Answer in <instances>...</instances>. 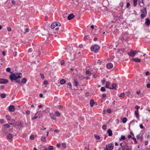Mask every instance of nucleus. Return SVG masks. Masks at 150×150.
<instances>
[{
    "label": "nucleus",
    "mask_w": 150,
    "mask_h": 150,
    "mask_svg": "<svg viewBox=\"0 0 150 150\" xmlns=\"http://www.w3.org/2000/svg\"><path fill=\"white\" fill-rule=\"evenodd\" d=\"M11 74L9 76V78L11 81L13 82L14 80L15 81L16 83H17L18 85L20 86L21 85V83L20 80H18V79L21 77L19 74H22L21 73H16V74L13 73L12 72H10Z\"/></svg>",
    "instance_id": "obj_1"
},
{
    "label": "nucleus",
    "mask_w": 150,
    "mask_h": 150,
    "mask_svg": "<svg viewBox=\"0 0 150 150\" xmlns=\"http://www.w3.org/2000/svg\"><path fill=\"white\" fill-rule=\"evenodd\" d=\"M100 48V47L98 45L95 44L93 46L91 47V51H94L95 53H97L99 50Z\"/></svg>",
    "instance_id": "obj_2"
},
{
    "label": "nucleus",
    "mask_w": 150,
    "mask_h": 150,
    "mask_svg": "<svg viewBox=\"0 0 150 150\" xmlns=\"http://www.w3.org/2000/svg\"><path fill=\"white\" fill-rule=\"evenodd\" d=\"M61 25L60 23L59 22H55L52 23L51 25V28L52 29H53L55 28L56 26H60Z\"/></svg>",
    "instance_id": "obj_3"
},
{
    "label": "nucleus",
    "mask_w": 150,
    "mask_h": 150,
    "mask_svg": "<svg viewBox=\"0 0 150 150\" xmlns=\"http://www.w3.org/2000/svg\"><path fill=\"white\" fill-rule=\"evenodd\" d=\"M137 52L136 51L132 50L130 51V52L128 53V54L129 56L133 57Z\"/></svg>",
    "instance_id": "obj_4"
},
{
    "label": "nucleus",
    "mask_w": 150,
    "mask_h": 150,
    "mask_svg": "<svg viewBox=\"0 0 150 150\" xmlns=\"http://www.w3.org/2000/svg\"><path fill=\"white\" fill-rule=\"evenodd\" d=\"M8 81L6 79H0V84H5L7 83Z\"/></svg>",
    "instance_id": "obj_5"
},
{
    "label": "nucleus",
    "mask_w": 150,
    "mask_h": 150,
    "mask_svg": "<svg viewBox=\"0 0 150 150\" xmlns=\"http://www.w3.org/2000/svg\"><path fill=\"white\" fill-rule=\"evenodd\" d=\"M9 110L10 112H13L15 110L14 106L13 105H10L9 107Z\"/></svg>",
    "instance_id": "obj_6"
},
{
    "label": "nucleus",
    "mask_w": 150,
    "mask_h": 150,
    "mask_svg": "<svg viewBox=\"0 0 150 150\" xmlns=\"http://www.w3.org/2000/svg\"><path fill=\"white\" fill-rule=\"evenodd\" d=\"M74 17V16L73 14H71L68 17L67 19L68 20H71Z\"/></svg>",
    "instance_id": "obj_7"
},
{
    "label": "nucleus",
    "mask_w": 150,
    "mask_h": 150,
    "mask_svg": "<svg viewBox=\"0 0 150 150\" xmlns=\"http://www.w3.org/2000/svg\"><path fill=\"white\" fill-rule=\"evenodd\" d=\"M50 116L51 117V118L54 120H56V117L55 115L52 113H50Z\"/></svg>",
    "instance_id": "obj_8"
},
{
    "label": "nucleus",
    "mask_w": 150,
    "mask_h": 150,
    "mask_svg": "<svg viewBox=\"0 0 150 150\" xmlns=\"http://www.w3.org/2000/svg\"><path fill=\"white\" fill-rule=\"evenodd\" d=\"M41 53L39 50L38 51V52H33V54L34 55V56H36L38 57L40 54Z\"/></svg>",
    "instance_id": "obj_9"
},
{
    "label": "nucleus",
    "mask_w": 150,
    "mask_h": 150,
    "mask_svg": "<svg viewBox=\"0 0 150 150\" xmlns=\"http://www.w3.org/2000/svg\"><path fill=\"white\" fill-rule=\"evenodd\" d=\"M145 23L147 26H148L150 25V21L149 19V18H147L146 19Z\"/></svg>",
    "instance_id": "obj_10"
},
{
    "label": "nucleus",
    "mask_w": 150,
    "mask_h": 150,
    "mask_svg": "<svg viewBox=\"0 0 150 150\" xmlns=\"http://www.w3.org/2000/svg\"><path fill=\"white\" fill-rule=\"evenodd\" d=\"M113 149L112 146H110L106 145L105 149L104 150H112Z\"/></svg>",
    "instance_id": "obj_11"
},
{
    "label": "nucleus",
    "mask_w": 150,
    "mask_h": 150,
    "mask_svg": "<svg viewBox=\"0 0 150 150\" xmlns=\"http://www.w3.org/2000/svg\"><path fill=\"white\" fill-rule=\"evenodd\" d=\"M92 70H91L90 69L87 70L86 71V74H88V76H90L92 73Z\"/></svg>",
    "instance_id": "obj_12"
},
{
    "label": "nucleus",
    "mask_w": 150,
    "mask_h": 150,
    "mask_svg": "<svg viewBox=\"0 0 150 150\" xmlns=\"http://www.w3.org/2000/svg\"><path fill=\"white\" fill-rule=\"evenodd\" d=\"M132 60L134 62H139L141 61L140 59L138 58H134L132 59Z\"/></svg>",
    "instance_id": "obj_13"
},
{
    "label": "nucleus",
    "mask_w": 150,
    "mask_h": 150,
    "mask_svg": "<svg viewBox=\"0 0 150 150\" xmlns=\"http://www.w3.org/2000/svg\"><path fill=\"white\" fill-rule=\"evenodd\" d=\"M40 111L37 112V113L35 115V116L33 117L31 119L32 120H34L36 119L38 117H39L37 115L38 114H39L40 113Z\"/></svg>",
    "instance_id": "obj_14"
},
{
    "label": "nucleus",
    "mask_w": 150,
    "mask_h": 150,
    "mask_svg": "<svg viewBox=\"0 0 150 150\" xmlns=\"http://www.w3.org/2000/svg\"><path fill=\"white\" fill-rule=\"evenodd\" d=\"M134 114L136 115V118L138 119L139 117L138 114V110H136L134 112Z\"/></svg>",
    "instance_id": "obj_15"
},
{
    "label": "nucleus",
    "mask_w": 150,
    "mask_h": 150,
    "mask_svg": "<svg viewBox=\"0 0 150 150\" xmlns=\"http://www.w3.org/2000/svg\"><path fill=\"white\" fill-rule=\"evenodd\" d=\"M13 137V135L9 133L7 135V138L9 139H12Z\"/></svg>",
    "instance_id": "obj_16"
},
{
    "label": "nucleus",
    "mask_w": 150,
    "mask_h": 150,
    "mask_svg": "<svg viewBox=\"0 0 150 150\" xmlns=\"http://www.w3.org/2000/svg\"><path fill=\"white\" fill-rule=\"evenodd\" d=\"M107 132L108 133L109 136H111L112 135V132L110 129H108L107 131Z\"/></svg>",
    "instance_id": "obj_17"
},
{
    "label": "nucleus",
    "mask_w": 150,
    "mask_h": 150,
    "mask_svg": "<svg viewBox=\"0 0 150 150\" xmlns=\"http://www.w3.org/2000/svg\"><path fill=\"white\" fill-rule=\"evenodd\" d=\"M74 84L76 86H77L78 85L79 83L76 79H74Z\"/></svg>",
    "instance_id": "obj_18"
},
{
    "label": "nucleus",
    "mask_w": 150,
    "mask_h": 150,
    "mask_svg": "<svg viewBox=\"0 0 150 150\" xmlns=\"http://www.w3.org/2000/svg\"><path fill=\"white\" fill-rule=\"evenodd\" d=\"M107 67L109 69L112 68L113 67V65L112 63L108 64L107 65Z\"/></svg>",
    "instance_id": "obj_19"
},
{
    "label": "nucleus",
    "mask_w": 150,
    "mask_h": 150,
    "mask_svg": "<svg viewBox=\"0 0 150 150\" xmlns=\"http://www.w3.org/2000/svg\"><path fill=\"white\" fill-rule=\"evenodd\" d=\"M46 137L44 136H42L41 137V140L42 141L45 142L46 141Z\"/></svg>",
    "instance_id": "obj_20"
},
{
    "label": "nucleus",
    "mask_w": 150,
    "mask_h": 150,
    "mask_svg": "<svg viewBox=\"0 0 150 150\" xmlns=\"http://www.w3.org/2000/svg\"><path fill=\"white\" fill-rule=\"evenodd\" d=\"M90 103L91 106L92 107L93 106L94 104L95 103L94 102L93 100H91L90 101Z\"/></svg>",
    "instance_id": "obj_21"
},
{
    "label": "nucleus",
    "mask_w": 150,
    "mask_h": 150,
    "mask_svg": "<svg viewBox=\"0 0 150 150\" xmlns=\"http://www.w3.org/2000/svg\"><path fill=\"white\" fill-rule=\"evenodd\" d=\"M141 12L142 14H147L146 10L145 8H144L141 11Z\"/></svg>",
    "instance_id": "obj_22"
},
{
    "label": "nucleus",
    "mask_w": 150,
    "mask_h": 150,
    "mask_svg": "<svg viewBox=\"0 0 150 150\" xmlns=\"http://www.w3.org/2000/svg\"><path fill=\"white\" fill-rule=\"evenodd\" d=\"M109 83H110V82L109 81H108L106 82V84L105 85L106 88L110 89V87H109Z\"/></svg>",
    "instance_id": "obj_23"
},
{
    "label": "nucleus",
    "mask_w": 150,
    "mask_h": 150,
    "mask_svg": "<svg viewBox=\"0 0 150 150\" xmlns=\"http://www.w3.org/2000/svg\"><path fill=\"white\" fill-rule=\"evenodd\" d=\"M134 3V6H136L137 5V0H133Z\"/></svg>",
    "instance_id": "obj_24"
},
{
    "label": "nucleus",
    "mask_w": 150,
    "mask_h": 150,
    "mask_svg": "<svg viewBox=\"0 0 150 150\" xmlns=\"http://www.w3.org/2000/svg\"><path fill=\"white\" fill-rule=\"evenodd\" d=\"M116 86V85L115 83H113L112 84V87L110 88V89H115V87Z\"/></svg>",
    "instance_id": "obj_25"
},
{
    "label": "nucleus",
    "mask_w": 150,
    "mask_h": 150,
    "mask_svg": "<svg viewBox=\"0 0 150 150\" xmlns=\"http://www.w3.org/2000/svg\"><path fill=\"white\" fill-rule=\"evenodd\" d=\"M6 96V95L5 93L1 94L0 95L1 98H4Z\"/></svg>",
    "instance_id": "obj_26"
},
{
    "label": "nucleus",
    "mask_w": 150,
    "mask_h": 150,
    "mask_svg": "<svg viewBox=\"0 0 150 150\" xmlns=\"http://www.w3.org/2000/svg\"><path fill=\"white\" fill-rule=\"evenodd\" d=\"M60 83L62 84H63L66 83V81L64 79H62L60 81Z\"/></svg>",
    "instance_id": "obj_27"
},
{
    "label": "nucleus",
    "mask_w": 150,
    "mask_h": 150,
    "mask_svg": "<svg viewBox=\"0 0 150 150\" xmlns=\"http://www.w3.org/2000/svg\"><path fill=\"white\" fill-rule=\"evenodd\" d=\"M27 81L26 79L25 78H24L21 81V82L23 83H26Z\"/></svg>",
    "instance_id": "obj_28"
},
{
    "label": "nucleus",
    "mask_w": 150,
    "mask_h": 150,
    "mask_svg": "<svg viewBox=\"0 0 150 150\" xmlns=\"http://www.w3.org/2000/svg\"><path fill=\"white\" fill-rule=\"evenodd\" d=\"M127 121V118L126 117H124L122 119V122L123 123H125Z\"/></svg>",
    "instance_id": "obj_29"
},
{
    "label": "nucleus",
    "mask_w": 150,
    "mask_h": 150,
    "mask_svg": "<svg viewBox=\"0 0 150 150\" xmlns=\"http://www.w3.org/2000/svg\"><path fill=\"white\" fill-rule=\"evenodd\" d=\"M94 137L97 139H99L100 138V136L96 134L94 135Z\"/></svg>",
    "instance_id": "obj_30"
},
{
    "label": "nucleus",
    "mask_w": 150,
    "mask_h": 150,
    "mask_svg": "<svg viewBox=\"0 0 150 150\" xmlns=\"http://www.w3.org/2000/svg\"><path fill=\"white\" fill-rule=\"evenodd\" d=\"M53 149H54V148L52 146H50V145L49 146L48 149V150H52Z\"/></svg>",
    "instance_id": "obj_31"
},
{
    "label": "nucleus",
    "mask_w": 150,
    "mask_h": 150,
    "mask_svg": "<svg viewBox=\"0 0 150 150\" xmlns=\"http://www.w3.org/2000/svg\"><path fill=\"white\" fill-rule=\"evenodd\" d=\"M55 115L58 117H59L60 116V113L58 111H56L55 112Z\"/></svg>",
    "instance_id": "obj_32"
},
{
    "label": "nucleus",
    "mask_w": 150,
    "mask_h": 150,
    "mask_svg": "<svg viewBox=\"0 0 150 150\" xmlns=\"http://www.w3.org/2000/svg\"><path fill=\"white\" fill-rule=\"evenodd\" d=\"M6 117L8 120H10L11 117L10 115H7Z\"/></svg>",
    "instance_id": "obj_33"
},
{
    "label": "nucleus",
    "mask_w": 150,
    "mask_h": 150,
    "mask_svg": "<svg viewBox=\"0 0 150 150\" xmlns=\"http://www.w3.org/2000/svg\"><path fill=\"white\" fill-rule=\"evenodd\" d=\"M67 85L68 86H69V88H71L72 87V86L71 84V83L69 82V83H68Z\"/></svg>",
    "instance_id": "obj_34"
},
{
    "label": "nucleus",
    "mask_w": 150,
    "mask_h": 150,
    "mask_svg": "<svg viewBox=\"0 0 150 150\" xmlns=\"http://www.w3.org/2000/svg\"><path fill=\"white\" fill-rule=\"evenodd\" d=\"M125 96V93H122L119 96V97H120L123 98Z\"/></svg>",
    "instance_id": "obj_35"
},
{
    "label": "nucleus",
    "mask_w": 150,
    "mask_h": 150,
    "mask_svg": "<svg viewBox=\"0 0 150 150\" xmlns=\"http://www.w3.org/2000/svg\"><path fill=\"white\" fill-rule=\"evenodd\" d=\"M146 14H141V18H144L145 16H146Z\"/></svg>",
    "instance_id": "obj_36"
},
{
    "label": "nucleus",
    "mask_w": 150,
    "mask_h": 150,
    "mask_svg": "<svg viewBox=\"0 0 150 150\" xmlns=\"http://www.w3.org/2000/svg\"><path fill=\"white\" fill-rule=\"evenodd\" d=\"M25 31L24 33V34H26L27 33H28L29 32V29L28 28H26L25 29Z\"/></svg>",
    "instance_id": "obj_37"
},
{
    "label": "nucleus",
    "mask_w": 150,
    "mask_h": 150,
    "mask_svg": "<svg viewBox=\"0 0 150 150\" xmlns=\"http://www.w3.org/2000/svg\"><path fill=\"white\" fill-rule=\"evenodd\" d=\"M100 90L102 91H105V88L104 87H102L100 88Z\"/></svg>",
    "instance_id": "obj_38"
},
{
    "label": "nucleus",
    "mask_w": 150,
    "mask_h": 150,
    "mask_svg": "<svg viewBox=\"0 0 150 150\" xmlns=\"http://www.w3.org/2000/svg\"><path fill=\"white\" fill-rule=\"evenodd\" d=\"M102 128L103 130H105L107 128V126L105 125H103Z\"/></svg>",
    "instance_id": "obj_39"
},
{
    "label": "nucleus",
    "mask_w": 150,
    "mask_h": 150,
    "mask_svg": "<svg viewBox=\"0 0 150 150\" xmlns=\"http://www.w3.org/2000/svg\"><path fill=\"white\" fill-rule=\"evenodd\" d=\"M6 71L8 72H10V71L11 70V69L9 67H8V68H7L6 69Z\"/></svg>",
    "instance_id": "obj_40"
},
{
    "label": "nucleus",
    "mask_w": 150,
    "mask_h": 150,
    "mask_svg": "<svg viewBox=\"0 0 150 150\" xmlns=\"http://www.w3.org/2000/svg\"><path fill=\"white\" fill-rule=\"evenodd\" d=\"M30 139L31 140L34 139V136L33 135H31L30 136Z\"/></svg>",
    "instance_id": "obj_41"
},
{
    "label": "nucleus",
    "mask_w": 150,
    "mask_h": 150,
    "mask_svg": "<svg viewBox=\"0 0 150 150\" xmlns=\"http://www.w3.org/2000/svg\"><path fill=\"white\" fill-rule=\"evenodd\" d=\"M40 75H41V77L42 79H44L45 78V77H44V74H40Z\"/></svg>",
    "instance_id": "obj_42"
},
{
    "label": "nucleus",
    "mask_w": 150,
    "mask_h": 150,
    "mask_svg": "<svg viewBox=\"0 0 150 150\" xmlns=\"http://www.w3.org/2000/svg\"><path fill=\"white\" fill-rule=\"evenodd\" d=\"M62 146L64 148H66V145L65 143H62Z\"/></svg>",
    "instance_id": "obj_43"
},
{
    "label": "nucleus",
    "mask_w": 150,
    "mask_h": 150,
    "mask_svg": "<svg viewBox=\"0 0 150 150\" xmlns=\"http://www.w3.org/2000/svg\"><path fill=\"white\" fill-rule=\"evenodd\" d=\"M120 139H123L124 140L125 139V137L124 136H122Z\"/></svg>",
    "instance_id": "obj_44"
},
{
    "label": "nucleus",
    "mask_w": 150,
    "mask_h": 150,
    "mask_svg": "<svg viewBox=\"0 0 150 150\" xmlns=\"http://www.w3.org/2000/svg\"><path fill=\"white\" fill-rule=\"evenodd\" d=\"M103 61V60L102 59H101V60L99 59L98 60V62H97L98 63H100L102 62Z\"/></svg>",
    "instance_id": "obj_45"
},
{
    "label": "nucleus",
    "mask_w": 150,
    "mask_h": 150,
    "mask_svg": "<svg viewBox=\"0 0 150 150\" xmlns=\"http://www.w3.org/2000/svg\"><path fill=\"white\" fill-rule=\"evenodd\" d=\"M150 74V73L149 71H146V76H148Z\"/></svg>",
    "instance_id": "obj_46"
},
{
    "label": "nucleus",
    "mask_w": 150,
    "mask_h": 150,
    "mask_svg": "<svg viewBox=\"0 0 150 150\" xmlns=\"http://www.w3.org/2000/svg\"><path fill=\"white\" fill-rule=\"evenodd\" d=\"M117 28H116L115 29V30L113 31V33L114 34H115L117 32Z\"/></svg>",
    "instance_id": "obj_47"
},
{
    "label": "nucleus",
    "mask_w": 150,
    "mask_h": 150,
    "mask_svg": "<svg viewBox=\"0 0 150 150\" xmlns=\"http://www.w3.org/2000/svg\"><path fill=\"white\" fill-rule=\"evenodd\" d=\"M111 110L110 109H108L107 110V112L108 113H110L111 112Z\"/></svg>",
    "instance_id": "obj_48"
},
{
    "label": "nucleus",
    "mask_w": 150,
    "mask_h": 150,
    "mask_svg": "<svg viewBox=\"0 0 150 150\" xmlns=\"http://www.w3.org/2000/svg\"><path fill=\"white\" fill-rule=\"evenodd\" d=\"M25 113L26 114L29 115L30 114V112L29 111L27 110L26 111Z\"/></svg>",
    "instance_id": "obj_49"
},
{
    "label": "nucleus",
    "mask_w": 150,
    "mask_h": 150,
    "mask_svg": "<svg viewBox=\"0 0 150 150\" xmlns=\"http://www.w3.org/2000/svg\"><path fill=\"white\" fill-rule=\"evenodd\" d=\"M48 83V81H44V85H47Z\"/></svg>",
    "instance_id": "obj_50"
},
{
    "label": "nucleus",
    "mask_w": 150,
    "mask_h": 150,
    "mask_svg": "<svg viewBox=\"0 0 150 150\" xmlns=\"http://www.w3.org/2000/svg\"><path fill=\"white\" fill-rule=\"evenodd\" d=\"M135 109H137V110H138V109L139 108V107L137 105L135 106Z\"/></svg>",
    "instance_id": "obj_51"
},
{
    "label": "nucleus",
    "mask_w": 150,
    "mask_h": 150,
    "mask_svg": "<svg viewBox=\"0 0 150 150\" xmlns=\"http://www.w3.org/2000/svg\"><path fill=\"white\" fill-rule=\"evenodd\" d=\"M4 126L7 128H9L10 127V125L8 124H5Z\"/></svg>",
    "instance_id": "obj_52"
},
{
    "label": "nucleus",
    "mask_w": 150,
    "mask_h": 150,
    "mask_svg": "<svg viewBox=\"0 0 150 150\" xmlns=\"http://www.w3.org/2000/svg\"><path fill=\"white\" fill-rule=\"evenodd\" d=\"M7 30L8 31H11V28L10 27H8L7 28Z\"/></svg>",
    "instance_id": "obj_53"
},
{
    "label": "nucleus",
    "mask_w": 150,
    "mask_h": 150,
    "mask_svg": "<svg viewBox=\"0 0 150 150\" xmlns=\"http://www.w3.org/2000/svg\"><path fill=\"white\" fill-rule=\"evenodd\" d=\"M22 125H23V123L21 122H20V123L19 124H18V125L20 127H22Z\"/></svg>",
    "instance_id": "obj_54"
},
{
    "label": "nucleus",
    "mask_w": 150,
    "mask_h": 150,
    "mask_svg": "<svg viewBox=\"0 0 150 150\" xmlns=\"http://www.w3.org/2000/svg\"><path fill=\"white\" fill-rule=\"evenodd\" d=\"M28 52H31L33 51V50L31 48H30L29 49Z\"/></svg>",
    "instance_id": "obj_55"
},
{
    "label": "nucleus",
    "mask_w": 150,
    "mask_h": 150,
    "mask_svg": "<svg viewBox=\"0 0 150 150\" xmlns=\"http://www.w3.org/2000/svg\"><path fill=\"white\" fill-rule=\"evenodd\" d=\"M60 144L58 143L57 144V148H59V147H60Z\"/></svg>",
    "instance_id": "obj_56"
},
{
    "label": "nucleus",
    "mask_w": 150,
    "mask_h": 150,
    "mask_svg": "<svg viewBox=\"0 0 150 150\" xmlns=\"http://www.w3.org/2000/svg\"><path fill=\"white\" fill-rule=\"evenodd\" d=\"M146 87L148 88H150V83L147 84L146 85Z\"/></svg>",
    "instance_id": "obj_57"
},
{
    "label": "nucleus",
    "mask_w": 150,
    "mask_h": 150,
    "mask_svg": "<svg viewBox=\"0 0 150 150\" xmlns=\"http://www.w3.org/2000/svg\"><path fill=\"white\" fill-rule=\"evenodd\" d=\"M130 5V4L129 3H127V7L128 8L129 6Z\"/></svg>",
    "instance_id": "obj_58"
},
{
    "label": "nucleus",
    "mask_w": 150,
    "mask_h": 150,
    "mask_svg": "<svg viewBox=\"0 0 150 150\" xmlns=\"http://www.w3.org/2000/svg\"><path fill=\"white\" fill-rule=\"evenodd\" d=\"M140 127L141 129H143L144 128V127L142 124H140Z\"/></svg>",
    "instance_id": "obj_59"
},
{
    "label": "nucleus",
    "mask_w": 150,
    "mask_h": 150,
    "mask_svg": "<svg viewBox=\"0 0 150 150\" xmlns=\"http://www.w3.org/2000/svg\"><path fill=\"white\" fill-rule=\"evenodd\" d=\"M136 93L137 95H139L140 93V91H137L136 92Z\"/></svg>",
    "instance_id": "obj_60"
},
{
    "label": "nucleus",
    "mask_w": 150,
    "mask_h": 150,
    "mask_svg": "<svg viewBox=\"0 0 150 150\" xmlns=\"http://www.w3.org/2000/svg\"><path fill=\"white\" fill-rule=\"evenodd\" d=\"M106 95L105 94H103L102 95V97H103V98H105L106 97Z\"/></svg>",
    "instance_id": "obj_61"
},
{
    "label": "nucleus",
    "mask_w": 150,
    "mask_h": 150,
    "mask_svg": "<svg viewBox=\"0 0 150 150\" xmlns=\"http://www.w3.org/2000/svg\"><path fill=\"white\" fill-rule=\"evenodd\" d=\"M54 132L56 133H57L59 132V130L58 129H56L54 130Z\"/></svg>",
    "instance_id": "obj_62"
},
{
    "label": "nucleus",
    "mask_w": 150,
    "mask_h": 150,
    "mask_svg": "<svg viewBox=\"0 0 150 150\" xmlns=\"http://www.w3.org/2000/svg\"><path fill=\"white\" fill-rule=\"evenodd\" d=\"M42 150H48V149L46 147L43 148V149Z\"/></svg>",
    "instance_id": "obj_63"
},
{
    "label": "nucleus",
    "mask_w": 150,
    "mask_h": 150,
    "mask_svg": "<svg viewBox=\"0 0 150 150\" xmlns=\"http://www.w3.org/2000/svg\"><path fill=\"white\" fill-rule=\"evenodd\" d=\"M131 148H128L126 149V150H131Z\"/></svg>",
    "instance_id": "obj_64"
}]
</instances>
